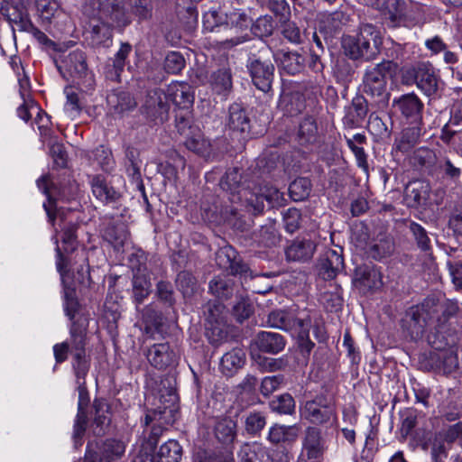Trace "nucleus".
Masks as SVG:
<instances>
[{
	"mask_svg": "<svg viewBox=\"0 0 462 462\" xmlns=\"http://www.w3.org/2000/svg\"><path fill=\"white\" fill-rule=\"evenodd\" d=\"M459 310L457 300L440 302L435 298H427L420 305L412 306L406 311L403 327L412 339L420 337L427 328H433L438 334H445L448 320Z\"/></svg>",
	"mask_w": 462,
	"mask_h": 462,
	"instance_id": "obj_1",
	"label": "nucleus"
},
{
	"mask_svg": "<svg viewBox=\"0 0 462 462\" xmlns=\"http://www.w3.org/2000/svg\"><path fill=\"white\" fill-rule=\"evenodd\" d=\"M382 42L379 29L371 23H363L356 35H344L341 45L349 59L372 60L380 52Z\"/></svg>",
	"mask_w": 462,
	"mask_h": 462,
	"instance_id": "obj_2",
	"label": "nucleus"
},
{
	"mask_svg": "<svg viewBox=\"0 0 462 462\" xmlns=\"http://www.w3.org/2000/svg\"><path fill=\"white\" fill-rule=\"evenodd\" d=\"M392 67L391 61H383L374 66H369L363 76V92L381 107L387 106L390 99L387 74Z\"/></svg>",
	"mask_w": 462,
	"mask_h": 462,
	"instance_id": "obj_3",
	"label": "nucleus"
},
{
	"mask_svg": "<svg viewBox=\"0 0 462 462\" xmlns=\"http://www.w3.org/2000/svg\"><path fill=\"white\" fill-rule=\"evenodd\" d=\"M43 208L46 211L49 222L55 226L58 223L61 229V241L68 246L65 250H74L77 242L76 232L79 225L77 223L78 217L75 212L69 208H57L54 201L49 197L48 203H43Z\"/></svg>",
	"mask_w": 462,
	"mask_h": 462,
	"instance_id": "obj_4",
	"label": "nucleus"
},
{
	"mask_svg": "<svg viewBox=\"0 0 462 462\" xmlns=\"http://www.w3.org/2000/svg\"><path fill=\"white\" fill-rule=\"evenodd\" d=\"M243 190L245 208L253 215H257L263 211L264 200L272 208L281 206L283 201V194L273 186H260L254 181L253 186L248 184L247 188Z\"/></svg>",
	"mask_w": 462,
	"mask_h": 462,
	"instance_id": "obj_5",
	"label": "nucleus"
},
{
	"mask_svg": "<svg viewBox=\"0 0 462 462\" xmlns=\"http://www.w3.org/2000/svg\"><path fill=\"white\" fill-rule=\"evenodd\" d=\"M300 417L314 425H325L337 418L336 408L332 401L325 394H318L304 402L300 408Z\"/></svg>",
	"mask_w": 462,
	"mask_h": 462,
	"instance_id": "obj_6",
	"label": "nucleus"
},
{
	"mask_svg": "<svg viewBox=\"0 0 462 462\" xmlns=\"http://www.w3.org/2000/svg\"><path fill=\"white\" fill-rule=\"evenodd\" d=\"M145 260L146 257L143 251L132 254L129 257V263L134 272L133 297L137 305L142 304L149 296L152 288L150 277L146 273Z\"/></svg>",
	"mask_w": 462,
	"mask_h": 462,
	"instance_id": "obj_7",
	"label": "nucleus"
},
{
	"mask_svg": "<svg viewBox=\"0 0 462 462\" xmlns=\"http://www.w3.org/2000/svg\"><path fill=\"white\" fill-rule=\"evenodd\" d=\"M170 104L167 94L159 88L147 92L143 104L141 106L142 113L152 121L162 123L168 118Z\"/></svg>",
	"mask_w": 462,
	"mask_h": 462,
	"instance_id": "obj_8",
	"label": "nucleus"
},
{
	"mask_svg": "<svg viewBox=\"0 0 462 462\" xmlns=\"http://www.w3.org/2000/svg\"><path fill=\"white\" fill-rule=\"evenodd\" d=\"M254 180H250L246 177H243L237 168L228 170L220 180L221 189L229 194L228 199L232 204L240 203V207H245L244 189L248 184L254 185Z\"/></svg>",
	"mask_w": 462,
	"mask_h": 462,
	"instance_id": "obj_9",
	"label": "nucleus"
},
{
	"mask_svg": "<svg viewBox=\"0 0 462 462\" xmlns=\"http://www.w3.org/2000/svg\"><path fill=\"white\" fill-rule=\"evenodd\" d=\"M246 67L254 85L259 90L264 93L268 92L273 79V64L269 60H262L259 58H250Z\"/></svg>",
	"mask_w": 462,
	"mask_h": 462,
	"instance_id": "obj_10",
	"label": "nucleus"
},
{
	"mask_svg": "<svg viewBox=\"0 0 462 462\" xmlns=\"http://www.w3.org/2000/svg\"><path fill=\"white\" fill-rule=\"evenodd\" d=\"M462 437V421L449 425L436 432L431 444V454L438 459L440 457H447L448 451L451 448L459 438Z\"/></svg>",
	"mask_w": 462,
	"mask_h": 462,
	"instance_id": "obj_11",
	"label": "nucleus"
},
{
	"mask_svg": "<svg viewBox=\"0 0 462 462\" xmlns=\"http://www.w3.org/2000/svg\"><path fill=\"white\" fill-rule=\"evenodd\" d=\"M301 445V456L309 460L319 459L327 449L322 431L316 426H308L305 429Z\"/></svg>",
	"mask_w": 462,
	"mask_h": 462,
	"instance_id": "obj_12",
	"label": "nucleus"
},
{
	"mask_svg": "<svg viewBox=\"0 0 462 462\" xmlns=\"http://www.w3.org/2000/svg\"><path fill=\"white\" fill-rule=\"evenodd\" d=\"M161 385L164 388H160V402L163 404V408L159 407L158 410L149 411L145 416V424L148 425L153 420H160L163 414L173 411L172 405L178 400L173 380L171 378H164L161 381Z\"/></svg>",
	"mask_w": 462,
	"mask_h": 462,
	"instance_id": "obj_13",
	"label": "nucleus"
},
{
	"mask_svg": "<svg viewBox=\"0 0 462 462\" xmlns=\"http://www.w3.org/2000/svg\"><path fill=\"white\" fill-rule=\"evenodd\" d=\"M97 17L113 28H122L129 24L130 20L124 7L116 0H106L100 5Z\"/></svg>",
	"mask_w": 462,
	"mask_h": 462,
	"instance_id": "obj_14",
	"label": "nucleus"
},
{
	"mask_svg": "<svg viewBox=\"0 0 462 462\" xmlns=\"http://www.w3.org/2000/svg\"><path fill=\"white\" fill-rule=\"evenodd\" d=\"M79 390V403H78V413L76 416V420L73 426V440L75 448H79L82 445V438L85 434L87 424H88V416L86 412V408L88 404L89 398L87 387L85 385V382H79V385H78Z\"/></svg>",
	"mask_w": 462,
	"mask_h": 462,
	"instance_id": "obj_15",
	"label": "nucleus"
},
{
	"mask_svg": "<svg viewBox=\"0 0 462 462\" xmlns=\"http://www.w3.org/2000/svg\"><path fill=\"white\" fill-rule=\"evenodd\" d=\"M310 319L309 316L297 317L291 311L274 310L268 315L267 323L270 327L283 329L294 336L297 329L302 328L305 321Z\"/></svg>",
	"mask_w": 462,
	"mask_h": 462,
	"instance_id": "obj_16",
	"label": "nucleus"
},
{
	"mask_svg": "<svg viewBox=\"0 0 462 462\" xmlns=\"http://www.w3.org/2000/svg\"><path fill=\"white\" fill-rule=\"evenodd\" d=\"M344 268L341 252L328 250L319 258L317 264L318 274L325 281L334 279Z\"/></svg>",
	"mask_w": 462,
	"mask_h": 462,
	"instance_id": "obj_17",
	"label": "nucleus"
},
{
	"mask_svg": "<svg viewBox=\"0 0 462 462\" xmlns=\"http://www.w3.org/2000/svg\"><path fill=\"white\" fill-rule=\"evenodd\" d=\"M146 356L150 364L157 369L174 366L178 363V356L167 343L152 345L148 349Z\"/></svg>",
	"mask_w": 462,
	"mask_h": 462,
	"instance_id": "obj_18",
	"label": "nucleus"
},
{
	"mask_svg": "<svg viewBox=\"0 0 462 462\" xmlns=\"http://www.w3.org/2000/svg\"><path fill=\"white\" fill-rule=\"evenodd\" d=\"M217 261L222 268L229 270L232 274H241L245 278L249 276L251 279L259 276V274L253 275V272L247 264L240 259H236V251L232 247L220 249L217 253Z\"/></svg>",
	"mask_w": 462,
	"mask_h": 462,
	"instance_id": "obj_19",
	"label": "nucleus"
},
{
	"mask_svg": "<svg viewBox=\"0 0 462 462\" xmlns=\"http://www.w3.org/2000/svg\"><path fill=\"white\" fill-rule=\"evenodd\" d=\"M316 243L307 237H297L285 250L286 259L293 262H308L316 251Z\"/></svg>",
	"mask_w": 462,
	"mask_h": 462,
	"instance_id": "obj_20",
	"label": "nucleus"
},
{
	"mask_svg": "<svg viewBox=\"0 0 462 462\" xmlns=\"http://www.w3.org/2000/svg\"><path fill=\"white\" fill-rule=\"evenodd\" d=\"M415 82L417 87L428 97L436 94L439 79L432 65L420 63L415 69Z\"/></svg>",
	"mask_w": 462,
	"mask_h": 462,
	"instance_id": "obj_21",
	"label": "nucleus"
},
{
	"mask_svg": "<svg viewBox=\"0 0 462 462\" xmlns=\"http://www.w3.org/2000/svg\"><path fill=\"white\" fill-rule=\"evenodd\" d=\"M350 15L343 9L323 14L319 21V30L329 36H333L347 25Z\"/></svg>",
	"mask_w": 462,
	"mask_h": 462,
	"instance_id": "obj_22",
	"label": "nucleus"
},
{
	"mask_svg": "<svg viewBox=\"0 0 462 462\" xmlns=\"http://www.w3.org/2000/svg\"><path fill=\"white\" fill-rule=\"evenodd\" d=\"M376 5L390 21L391 26H399L403 22L406 13L405 0H376Z\"/></svg>",
	"mask_w": 462,
	"mask_h": 462,
	"instance_id": "obj_23",
	"label": "nucleus"
},
{
	"mask_svg": "<svg viewBox=\"0 0 462 462\" xmlns=\"http://www.w3.org/2000/svg\"><path fill=\"white\" fill-rule=\"evenodd\" d=\"M273 57L282 70L290 75L300 73L305 68L306 57L297 51H278Z\"/></svg>",
	"mask_w": 462,
	"mask_h": 462,
	"instance_id": "obj_24",
	"label": "nucleus"
},
{
	"mask_svg": "<svg viewBox=\"0 0 462 462\" xmlns=\"http://www.w3.org/2000/svg\"><path fill=\"white\" fill-rule=\"evenodd\" d=\"M132 52V46L124 42L121 44L120 49L116 53L114 59L109 61L106 67V78L111 81H120L121 73L126 64V60Z\"/></svg>",
	"mask_w": 462,
	"mask_h": 462,
	"instance_id": "obj_25",
	"label": "nucleus"
},
{
	"mask_svg": "<svg viewBox=\"0 0 462 462\" xmlns=\"http://www.w3.org/2000/svg\"><path fill=\"white\" fill-rule=\"evenodd\" d=\"M226 125L233 132L248 134L251 129V120L246 110L237 103L229 106Z\"/></svg>",
	"mask_w": 462,
	"mask_h": 462,
	"instance_id": "obj_26",
	"label": "nucleus"
},
{
	"mask_svg": "<svg viewBox=\"0 0 462 462\" xmlns=\"http://www.w3.org/2000/svg\"><path fill=\"white\" fill-rule=\"evenodd\" d=\"M168 99L181 109H188L194 101L191 87L183 82H176L169 86L166 93Z\"/></svg>",
	"mask_w": 462,
	"mask_h": 462,
	"instance_id": "obj_27",
	"label": "nucleus"
},
{
	"mask_svg": "<svg viewBox=\"0 0 462 462\" xmlns=\"http://www.w3.org/2000/svg\"><path fill=\"white\" fill-rule=\"evenodd\" d=\"M299 427L274 424L269 429L267 439L274 445H291L299 437Z\"/></svg>",
	"mask_w": 462,
	"mask_h": 462,
	"instance_id": "obj_28",
	"label": "nucleus"
},
{
	"mask_svg": "<svg viewBox=\"0 0 462 462\" xmlns=\"http://www.w3.org/2000/svg\"><path fill=\"white\" fill-rule=\"evenodd\" d=\"M109 110L117 115H124L132 111L136 106V102L132 95L123 90H114L106 97Z\"/></svg>",
	"mask_w": 462,
	"mask_h": 462,
	"instance_id": "obj_29",
	"label": "nucleus"
},
{
	"mask_svg": "<svg viewBox=\"0 0 462 462\" xmlns=\"http://www.w3.org/2000/svg\"><path fill=\"white\" fill-rule=\"evenodd\" d=\"M368 112L367 101L363 96H356L352 99L351 105L346 108L343 118L345 125L356 127L365 118Z\"/></svg>",
	"mask_w": 462,
	"mask_h": 462,
	"instance_id": "obj_30",
	"label": "nucleus"
},
{
	"mask_svg": "<svg viewBox=\"0 0 462 462\" xmlns=\"http://www.w3.org/2000/svg\"><path fill=\"white\" fill-rule=\"evenodd\" d=\"M86 319H79L72 322L69 334H70V345L71 353L73 356H77L80 358L81 356L86 355V330H87Z\"/></svg>",
	"mask_w": 462,
	"mask_h": 462,
	"instance_id": "obj_31",
	"label": "nucleus"
},
{
	"mask_svg": "<svg viewBox=\"0 0 462 462\" xmlns=\"http://www.w3.org/2000/svg\"><path fill=\"white\" fill-rule=\"evenodd\" d=\"M255 344L263 352L277 354L283 350L286 341L279 333L262 331L256 336Z\"/></svg>",
	"mask_w": 462,
	"mask_h": 462,
	"instance_id": "obj_32",
	"label": "nucleus"
},
{
	"mask_svg": "<svg viewBox=\"0 0 462 462\" xmlns=\"http://www.w3.org/2000/svg\"><path fill=\"white\" fill-rule=\"evenodd\" d=\"M430 185L416 180L410 182L405 188V200L409 207L418 208L424 205L429 198Z\"/></svg>",
	"mask_w": 462,
	"mask_h": 462,
	"instance_id": "obj_33",
	"label": "nucleus"
},
{
	"mask_svg": "<svg viewBox=\"0 0 462 462\" xmlns=\"http://www.w3.org/2000/svg\"><path fill=\"white\" fill-rule=\"evenodd\" d=\"M245 363V353L240 347H235L226 352L220 360V370L226 376H232Z\"/></svg>",
	"mask_w": 462,
	"mask_h": 462,
	"instance_id": "obj_34",
	"label": "nucleus"
},
{
	"mask_svg": "<svg viewBox=\"0 0 462 462\" xmlns=\"http://www.w3.org/2000/svg\"><path fill=\"white\" fill-rule=\"evenodd\" d=\"M95 409V418L91 428L93 434L96 436H103L106 434V429L110 424L109 406L106 400L96 399L93 403Z\"/></svg>",
	"mask_w": 462,
	"mask_h": 462,
	"instance_id": "obj_35",
	"label": "nucleus"
},
{
	"mask_svg": "<svg viewBox=\"0 0 462 462\" xmlns=\"http://www.w3.org/2000/svg\"><path fill=\"white\" fill-rule=\"evenodd\" d=\"M90 184L93 195L102 202H114L120 197L119 192L109 185L103 175L93 176Z\"/></svg>",
	"mask_w": 462,
	"mask_h": 462,
	"instance_id": "obj_36",
	"label": "nucleus"
},
{
	"mask_svg": "<svg viewBox=\"0 0 462 462\" xmlns=\"http://www.w3.org/2000/svg\"><path fill=\"white\" fill-rule=\"evenodd\" d=\"M393 104L396 105L401 113L407 118L417 120L420 117L423 109V103L413 93L402 95L400 98L395 99Z\"/></svg>",
	"mask_w": 462,
	"mask_h": 462,
	"instance_id": "obj_37",
	"label": "nucleus"
},
{
	"mask_svg": "<svg viewBox=\"0 0 462 462\" xmlns=\"http://www.w3.org/2000/svg\"><path fill=\"white\" fill-rule=\"evenodd\" d=\"M355 282L358 286L367 290L379 288L382 284L380 273L367 265L358 266L356 269Z\"/></svg>",
	"mask_w": 462,
	"mask_h": 462,
	"instance_id": "obj_38",
	"label": "nucleus"
},
{
	"mask_svg": "<svg viewBox=\"0 0 462 462\" xmlns=\"http://www.w3.org/2000/svg\"><path fill=\"white\" fill-rule=\"evenodd\" d=\"M216 438L224 444L232 443L236 438V420L230 417L217 419L214 427Z\"/></svg>",
	"mask_w": 462,
	"mask_h": 462,
	"instance_id": "obj_39",
	"label": "nucleus"
},
{
	"mask_svg": "<svg viewBox=\"0 0 462 462\" xmlns=\"http://www.w3.org/2000/svg\"><path fill=\"white\" fill-rule=\"evenodd\" d=\"M421 136L419 126H411L404 129L400 137L395 140V149L402 153L410 152L418 143Z\"/></svg>",
	"mask_w": 462,
	"mask_h": 462,
	"instance_id": "obj_40",
	"label": "nucleus"
},
{
	"mask_svg": "<svg viewBox=\"0 0 462 462\" xmlns=\"http://www.w3.org/2000/svg\"><path fill=\"white\" fill-rule=\"evenodd\" d=\"M210 84L217 94L226 97L233 88L230 69L223 68L214 71L210 77Z\"/></svg>",
	"mask_w": 462,
	"mask_h": 462,
	"instance_id": "obj_41",
	"label": "nucleus"
},
{
	"mask_svg": "<svg viewBox=\"0 0 462 462\" xmlns=\"http://www.w3.org/2000/svg\"><path fill=\"white\" fill-rule=\"evenodd\" d=\"M182 456V448L178 441L170 439L162 444L154 459L156 462H180Z\"/></svg>",
	"mask_w": 462,
	"mask_h": 462,
	"instance_id": "obj_42",
	"label": "nucleus"
},
{
	"mask_svg": "<svg viewBox=\"0 0 462 462\" xmlns=\"http://www.w3.org/2000/svg\"><path fill=\"white\" fill-rule=\"evenodd\" d=\"M125 446L117 439H106L101 448V459L104 462H119L125 455Z\"/></svg>",
	"mask_w": 462,
	"mask_h": 462,
	"instance_id": "obj_43",
	"label": "nucleus"
},
{
	"mask_svg": "<svg viewBox=\"0 0 462 462\" xmlns=\"http://www.w3.org/2000/svg\"><path fill=\"white\" fill-rule=\"evenodd\" d=\"M394 250V243L392 236L380 235L369 247V254L374 259L379 260L390 255Z\"/></svg>",
	"mask_w": 462,
	"mask_h": 462,
	"instance_id": "obj_44",
	"label": "nucleus"
},
{
	"mask_svg": "<svg viewBox=\"0 0 462 462\" xmlns=\"http://www.w3.org/2000/svg\"><path fill=\"white\" fill-rule=\"evenodd\" d=\"M209 291L219 300H227L233 295L234 282L226 276L215 277L209 282Z\"/></svg>",
	"mask_w": 462,
	"mask_h": 462,
	"instance_id": "obj_45",
	"label": "nucleus"
},
{
	"mask_svg": "<svg viewBox=\"0 0 462 462\" xmlns=\"http://www.w3.org/2000/svg\"><path fill=\"white\" fill-rule=\"evenodd\" d=\"M104 238L115 247L123 246L127 240L128 232L124 224L109 223L103 232Z\"/></svg>",
	"mask_w": 462,
	"mask_h": 462,
	"instance_id": "obj_46",
	"label": "nucleus"
},
{
	"mask_svg": "<svg viewBox=\"0 0 462 462\" xmlns=\"http://www.w3.org/2000/svg\"><path fill=\"white\" fill-rule=\"evenodd\" d=\"M318 126L316 121L311 116L305 117L299 126L297 134L300 144L304 145L313 143L317 138Z\"/></svg>",
	"mask_w": 462,
	"mask_h": 462,
	"instance_id": "obj_47",
	"label": "nucleus"
},
{
	"mask_svg": "<svg viewBox=\"0 0 462 462\" xmlns=\"http://www.w3.org/2000/svg\"><path fill=\"white\" fill-rule=\"evenodd\" d=\"M64 63L71 73L79 76L85 74L88 69L86 54L81 50L69 52L64 60Z\"/></svg>",
	"mask_w": 462,
	"mask_h": 462,
	"instance_id": "obj_48",
	"label": "nucleus"
},
{
	"mask_svg": "<svg viewBox=\"0 0 462 462\" xmlns=\"http://www.w3.org/2000/svg\"><path fill=\"white\" fill-rule=\"evenodd\" d=\"M184 144L188 150L201 157L208 158L211 154L210 143L203 138L199 132L188 137Z\"/></svg>",
	"mask_w": 462,
	"mask_h": 462,
	"instance_id": "obj_49",
	"label": "nucleus"
},
{
	"mask_svg": "<svg viewBox=\"0 0 462 462\" xmlns=\"http://www.w3.org/2000/svg\"><path fill=\"white\" fill-rule=\"evenodd\" d=\"M241 462H263L268 456L267 449L262 444L254 443L253 445H245L241 448L238 454Z\"/></svg>",
	"mask_w": 462,
	"mask_h": 462,
	"instance_id": "obj_50",
	"label": "nucleus"
},
{
	"mask_svg": "<svg viewBox=\"0 0 462 462\" xmlns=\"http://www.w3.org/2000/svg\"><path fill=\"white\" fill-rule=\"evenodd\" d=\"M408 228L412 235V237L419 249L423 252H430L432 249L431 239L429 236L427 230L420 224L411 221Z\"/></svg>",
	"mask_w": 462,
	"mask_h": 462,
	"instance_id": "obj_51",
	"label": "nucleus"
},
{
	"mask_svg": "<svg viewBox=\"0 0 462 462\" xmlns=\"http://www.w3.org/2000/svg\"><path fill=\"white\" fill-rule=\"evenodd\" d=\"M92 40L96 44L105 43L112 38V26L102 23L97 17H93L89 22Z\"/></svg>",
	"mask_w": 462,
	"mask_h": 462,
	"instance_id": "obj_52",
	"label": "nucleus"
},
{
	"mask_svg": "<svg viewBox=\"0 0 462 462\" xmlns=\"http://www.w3.org/2000/svg\"><path fill=\"white\" fill-rule=\"evenodd\" d=\"M311 327V319L305 321L302 328L297 329L293 337H297L298 346L303 356L309 357L315 344L310 339L309 333Z\"/></svg>",
	"mask_w": 462,
	"mask_h": 462,
	"instance_id": "obj_53",
	"label": "nucleus"
},
{
	"mask_svg": "<svg viewBox=\"0 0 462 462\" xmlns=\"http://www.w3.org/2000/svg\"><path fill=\"white\" fill-rule=\"evenodd\" d=\"M311 191L310 180L307 178H298L289 186V193L294 201H301L309 197Z\"/></svg>",
	"mask_w": 462,
	"mask_h": 462,
	"instance_id": "obj_54",
	"label": "nucleus"
},
{
	"mask_svg": "<svg viewBox=\"0 0 462 462\" xmlns=\"http://www.w3.org/2000/svg\"><path fill=\"white\" fill-rule=\"evenodd\" d=\"M281 104L284 113L291 116L300 114L305 108L304 98L298 93L283 97Z\"/></svg>",
	"mask_w": 462,
	"mask_h": 462,
	"instance_id": "obj_55",
	"label": "nucleus"
},
{
	"mask_svg": "<svg viewBox=\"0 0 462 462\" xmlns=\"http://www.w3.org/2000/svg\"><path fill=\"white\" fill-rule=\"evenodd\" d=\"M270 409L278 414H292L295 411V401L291 394L285 393L270 402Z\"/></svg>",
	"mask_w": 462,
	"mask_h": 462,
	"instance_id": "obj_56",
	"label": "nucleus"
},
{
	"mask_svg": "<svg viewBox=\"0 0 462 462\" xmlns=\"http://www.w3.org/2000/svg\"><path fill=\"white\" fill-rule=\"evenodd\" d=\"M175 126L178 133L187 138L195 133H199L198 127L192 125L191 116L189 111H180L176 115Z\"/></svg>",
	"mask_w": 462,
	"mask_h": 462,
	"instance_id": "obj_57",
	"label": "nucleus"
},
{
	"mask_svg": "<svg viewBox=\"0 0 462 462\" xmlns=\"http://www.w3.org/2000/svg\"><path fill=\"white\" fill-rule=\"evenodd\" d=\"M65 94L67 101L65 103L64 109L65 112L73 118L79 115L83 105L79 94L76 92L72 88H67L65 89Z\"/></svg>",
	"mask_w": 462,
	"mask_h": 462,
	"instance_id": "obj_58",
	"label": "nucleus"
},
{
	"mask_svg": "<svg viewBox=\"0 0 462 462\" xmlns=\"http://www.w3.org/2000/svg\"><path fill=\"white\" fill-rule=\"evenodd\" d=\"M176 285L184 297L190 296L196 290L197 281L190 273L183 271L178 273Z\"/></svg>",
	"mask_w": 462,
	"mask_h": 462,
	"instance_id": "obj_59",
	"label": "nucleus"
},
{
	"mask_svg": "<svg viewBox=\"0 0 462 462\" xmlns=\"http://www.w3.org/2000/svg\"><path fill=\"white\" fill-rule=\"evenodd\" d=\"M8 21L14 24L19 31L28 32L31 33L35 27L28 15L21 10L14 9V13L6 14Z\"/></svg>",
	"mask_w": 462,
	"mask_h": 462,
	"instance_id": "obj_60",
	"label": "nucleus"
},
{
	"mask_svg": "<svg viewBox=\"0 0 462 462\" xmlns=\"http://www.w3.org/2000/svg\"><path fill=\"white\" fill-rule=\"evenodd\" d=\"M197 462H230L231 456L220 450L201 449L196 455Z\"/></svg>",
	"mask_w": 462,
	"mask_h": 462,
	"instance_id": "obj_61",
	"label": "nucleus"
},
{
	"mask_svg": "<svg viewBox=\"0 0 462 462\" xmlns=\"http://www.w3.org/2000/svg\"><path fill=\"white\" fill-rule=\"evenodd\" d=\"M245 430L251 435L259 433L265 426V417L261 412H250L245 418Z\"/></svg>",
	"mask_w": 462,
	"mask_h": 462,
	"instance_id": "obj_62",
	"label": "nucleus"
},
{
	"mask_svg": "<svg viewBox=\"0 0 462 462\" xmlns=\"http://www.w3.org/2000/svg\"><path fill=\"white\" fill-rule=\"evenodd\" d=\"M401 416V434L402 437H407L411 433V431L417 425L419 412L415 409L410 408L406 409L403 412H402Z\"/></svg>",
	"mask_w": 462,
	"mask_h": 462,
	"instance_id": "obj_63",
	"label": "nucleus"
},
{
	"mask_svg": "<svg viewBox=\"0 0 462 462\" xmlns=\"http://www.w3.org/2000/svg\"><path fill=\"white\" fill-rule=\"evenodd\" d=\"M412 159L421 167L430 168L436 163L435 152L426 147H420L414 151Z\"/></svg>",
	"mask_w": 462,
	"mask_h": 462,
	"instance_id": "obj_64",
	"label": "nucleus"
}]
</instances>
